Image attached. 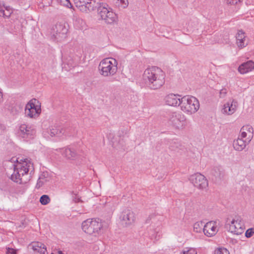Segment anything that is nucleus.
I'll return each instance as SVG.
<instances>
[{
    "label": "nucleus",
    "mask_w": 254,
    "mask_h": 254,
    "mask_svg": "<svg viewBox=\"0 0 254 254\" xmlns=\"http://www.w3.org/2000/svg\"><path fill=\"white\" fill-rule=\"evenodd\" d=\"M16 252L15 250L12 248H7L6 254H16Z\"/></svg>",
    "instance_id": "obj_39"
},
{
    "label": "nucleus",
    "mask_w": 254,
    "mask_h": 254,
    "mask_svg": "<svg viewBox=\"0 0 254 254\" xmlns=\"http://www.w3.org/2000/svg\"><path fill=\"white\" fill-rule=\"evenodd\" d=\"M41 111L39 101L36 99H33L26 104L25 114L27 117L35 118L40 114Z\"/></svg>",
    "instance_id": "obj_9"
},
{
    "label": "nucleus",
    "mask_w": 254,
    "mask_h": 254,
    "mask_svg": "<svg viewBox=\"0 0 254 254\" xmlns=\"http://www.w3.org/2000/svg\"><path fill=\"white\" fill-rule=\"evenodd\" d=\"M51 179V177L49 176L47 172H43L40 175L39 177L36 188L37 189L40 188L47 182H50Z\"/></svg>",
    "instance_id": "obj_23"
},
{
    "label": "nucleus",
    "mask_w": 254,
    "mask_h": 254,
    "mask_svg": "<svg viewBox=\"0 0 254 254\" xmlns=\"http://www.w3.org/2000/svg\"><path fill=\"white\" fill-rule=\"evenodd\" d=\"M203 223L202 222H197L195 223L193 225L194 231L196 233H200L202 229V227L203 228Z\"/></svg>",
    "instance_id": "obj_28"
},
{
    "label": "nucleus",
    "mask_w": 254,
    "mask_h": 254,
    "mask_svg": "<svg viewBox=\"0 0 254 254\" xmlns=\"http://www.w3.org/2000/svg\"><path fill=\"white\" fill-rule=\"evenodd\" d=\"M81 227L86 233L96 236L101 233L103 225L99 219H88L82 222Z\"/></svg>",
    "instance_id": "obj_6"
},
{
    "label": "nucleus",
    "mask_w": 254,
    "mask_h": 254,
    "mask_svg": "<svg viewBox=\"0 0 254 254\" xmlns=\"http://www.w3.org/2000/svg\"><path fill=\"white\" fill-rule=\"evenodd\" d=\"M96 9L98 16L107 24H114L117 23V15L106 3L99 2Z\"/></svg>",
    "instance_id": "obj_3"
},
{
    "label": "nucleus",
    "mask_w": 254,
    "mask_h": 254,
    "mask_svg": "<svg viewBox=\"0 0 254 254\" xmlns=\"http://www.w3.org/2000/svg\"><path fill=\"white\" fill-rule=\"evenodd\" d=\"M40 202L42 205H47L50 202V198L48 195H43L40 198Z\"/></svg>",
    "instance_id": "obj_31"
},
{
    "label": "nucleus",
    "mask_w": 254,
    "mask_h": 254,
    "mask_svg": "<svg viewBox=\"0 0 254 254\" xmlns=\"http://www.w3.org/2000/svg\"><path fill=\"white\" fill-rule=\"evenodd\" d=\"M211 174L215 178L216 180H220L223 176V169L220 166L214 167L211 171Z\"/></svg>",
    "instance_id": "obj_25"
},
{
    "label": "nucleus",
    "mask_w": 254,
    "mask_h": 254,
    "mask_svg": "<svg viewBox=\"0 0 254 254\" xmlns=\"http://www.w3.org/2000/svg\"><path fill=\"white\" fill-rule=\"evenodd\" d=\"M57 253L58 254H64L62 251H58Z\"/></svg>",
    "instance_id": "obj_45"
},
{
    "label": "nucleus",
    "mask_w": 254,
    "mask_h": 254,
    "mask_svg": "<svg viewBox=\"0 0 254 254\" xmlns=\"http://www.w3.org/2000/svg\"><path fill=\"white\" fill-rule=\"evenodd\" d=\"M54 254L52 253V254Z\"/></svg>",
    "instance_id": "obj_47"
},
{
    "label": "nucleus",
    "mask_w": 254,
    "mask_h": 254,
    "mask_svg": "<svg viewBox=\"0 0 254 254\" xmlns=\"http://www.w3.org/2000/svg\"><path fill=\"white\" fill-rule=\"evenodd\" d=\"M13 166L14 172L11 175V180L19 184L26 183L27 180H24L23 177L27 175L29 172L30 174L33 172L34 170L33 164L26 159L23 162L17 163Z\"/></svg>",
    "instance_id": "obj_2"
},
{
    "label": "nucleus",
    "mask_w": 254,
    "mask_h": 254,
    "mask_svg": "<svg viewBox=\"0 0 254 254\" xmlns=\"http://www.w3.org/2000/svg\"><path fill=\"white\" fill-rule=\"evenodd\" d=\"M116 3L119 6H121L123 8L127 7L128 5L127 0H117Z\"/></svg>",
    "instance_id": "obj_32"
},
{
    "label": "nucleus",
    "mask_w": 254,
    "mask_h": 254,
    "mask_svg": "<svg viewBox=\"0 0 254 254\" xmlns=\"http://www.w3.org/2000/svg\"><path fill=\"white\" fill-rule=\"evenodd\" d=\"M246 34L242 30H238L236 34L237 44L240 48H243L247 45L246 42Z\"/></svg>",
    "instance_id": "obj_21"
},
{
    "label": "nucleus",
    "mask_w": 254,
    "mask_h": 254,
    "mask_svg": "<svg viewBox=\"0 0 254 254\" xmlns=\"http://www.w3.org/2000/svg\"><path fill=\"white\" fill-rule=\"evenodd\" d=\"M254 234V228H251L248 229L246 233H245V236L248 238H251Z\"/></svg>",
    "instance_id": "obj_34"
},
{
    "label": "nucleus",
    "mask_w": 254,
    "mask_h": 254,
    "mask_svg": "<svg viewBox=\"0 0 254 254\" xmlns=\"http://www.w3.org/2000/svg\"><path fill=\"white\" fill-rule=\"evenodd\" d=\"M52 137H61L65 134V130L61 126H52L47 131Z\"/></svg>",
    "instance_id": "obj_20"
},
{
    "label": "nucleus",
    "mask_w": 254,
    "mask_h": 254,
    "mask_svg": "<svg viewBox=\"0 0 254 254\" xmlns=\"http://www.w3.org/2000/svg\"><path fill=\"white\" fill-rule=\"evenodd\" d=\"M241 130H244L246 132L248 131L250 134L249 135V137L250 138H251V137H252L253 135L254 129H253L252 126H251L250 125H246V126H243L241 128Z\"/></svg>",
    "instance_id": "obj_29"
},
{
    "label": "nucleus",
    "mask_w": 254,
    "mask_h": 254,
    "mask_svg": "<svg viewBox=\"0 0 254 254\" xmlns=\"http://www.w3.org/2000/svg\"><path fill=\"white\" fill-rule=\"evenodd\" d=\"M159 230L160 229L158 227L154 229L152 226H150L148 229V235L150 238L154 241L159 240L160 238Z\"/></svg>",
    "instance_id": "obj_24"
},
{
    "label": "nucleus",
    "mask_w": 254,
    "mask_h": 254,
    "mask_svg": "<svg viewBox=\"0 0 254 254\" xmlns=\"http://www.w3.org/2000/svg\"><path fill=\"white\" fill-rule=\"evenodd\" d=\"M165 74L159 67L151 66L144 71L143 80L146 86L152 90L160 88L165 83Z\"/></svg>",
    "instance_id": "obj_1"
},
{
    "label": "nucleus",
    "mask_w": 254,
    "mask_h": 254,
    "mask_svg": "<svg viewBox=\"0 0 254 254\" xmlns=\"http://www.w3.org/2000/svg\"><path fill=\"white\" fill-rule=\"evenodd\" d=\"M10 13L9 12L8 15H7L5 12L4 10L3 9V8H0V14L2 15L3 16H9L10 15Z\"/></svg>",
    "instance_id": "obj_42"
},
{
    "label": "nucleus",
    "mask_w": 254,
    "mask_h": 254,
    "mask_svg": "<svg viewBox=\"0 0 254 254\" xmlns=\"http://www.w3.org/2000/svg\"><path fill=\"white\" fill-rule=\"evenodd\" d=\"M204 234L207 237H211L214 236L218 231L217 227V222L211 221L206 223L203 226Z\"/></svg>",
    "instance_id": "obj_15"
},
{
    "label": "nucleus",
    "mask_w": 254,
    "mask_h": 254,
    "mask_svg": "<svg viewBox=\"0 0 254 254\" xmlns=\"http://www.w3.org/2000/svg\"><path fill=\"white\" fill-rule=\"evenodd\" d=\"M241 135L239 136H240V138H242L243 139V138L246 137L247 133L244 130H241Z\"/></svg>",
    "instance_id": "obj_41"
},
{
    "label": "nucleus",
    "mask_w": 254,
    "mask_h": 254,
    "mask_svg": "<svg viewBox=\"0 0 254 254\" xmlns=\"http://www.w3.org/2000/svg\"><path fill=\"white\" fill-rule=\"evenodd\" d=\"M43 1L46 5H52L55 2L54 0H43Z\"/></svg>",
    "instance_id": "obj_38"
},
{
    "label": "nucleus",
    "mask_w": 254,
    "mask_h": 254,
    "mask_svg": "<svg viewBox=\"0 0 254 254\" xmlns=\"http://www.w3.org/2000/svg\"><path fill=\"white\" fill-rule=\"evenodd\" d=\"M175 147H178V145L175 141L172 142L170 146V149L172 150H175Z\"/></svg>",
    "instance_id": "obj_40"
},
{
    "label": "nucleus",
    "mask_w": 254,
    "mask_h": 254,
    "mask_svg": "<svg viewBox=\"0 0 254 254\" xmlns=\"http://www.w3.org/2000/svg\"><path fill=\"white\" fill-rule=\"evenodd\" d=\"M57 3L64 6L70 8L72 6L69 0H55Z\"/></svg>",
    "instance_id": "obj_30"
},
{
    "label": "nucleus",
    "mask_w": 254,
    "mask_h": 254,
    "mask_svg": "<svg viewBox=\"0 0 254 254\" xmlns=\"http://www.w3.org/2000/svg\"><path fill=\"white\" fill-rule=\"evenodd\" d=\"M149 221L148 219H147V222L148 223L149 222H148Z\"/></svg>",
    "instance_id": "obj_46"
},
{
    "label": "nucleus",
    "mask_w": 254,
    "mask_h": 254,
    "mask_svg": "<svg viewBox=\"0 0 254 254\" xmlns=\"http://www.w3.org/2000/svg\"><path fill=\"white\" fill-rule=\"evenodd\" d=\"M182 96L179 94H170L165 98V101L167 105L171 106H180Z\"/></svg>",
    "instance_id": "obj_18"
},
{
    "label": "nucleus",
    "mask_w": 254,
    "mask_h": 254,
    "mask_svg": "<svg viewBox=\"0 0 254 254\" xmlns=\"http://www.w3.org/2000/svg\"><path fill=\"white\" fill-rule=\"evenodd\" d=\"M67 28L65 24L62 22L57 23L52 28L51 38L58 42L64 40L66 36Z\"/></svg>",
    "instance_id": "obj_8"
},
{
    "label": "nucleus",
    "mask_w": 254,
    "mask_h": 254,
    "mask_svg": "<svg viewBox=\"0 0 254 254\" xmlns=\"http://www.w3.org/2000/svg\"><path fill=\"white\" fill-rule=\"evenodd\" d=\"M60 153L67 159L74 160L78 157V154L74 147L68 146L62 148Z\"/></svg>",
    "instance_id": "obj_16"
},
{
    "label": "nucleus",
    "mask_w": 254,
    "mask_h": 254,
    "mask_svg": "<svg viewBox=\"0 0 254 254\" xmlns=\"http://www.w3.org/2000/svg\"><path fill=\"white\" fill-rule=\"evenodd\" d=\"M2 93L0 91V102H2Z\"/></svg>",
    "instance_id": "obj_43"
},
{
    "label": "nucleus",
    "mask_w": 254,
    "mask_h": 254,
    "mask_svg": "<svg viewBox=\"0 0 254 254\" xmlns=\"http://www.w3.org/2000/svg\"><path fill=\"white\" fill-rule=\"evenodd\" d=\"M238 107V102L235 100L228 101L225 103L222 110L223 114L231 115L234 114Z\"/></svg>",
    "instance_id": "obj_17"
},
{
    "label": "nucleus",
    "mask_w": 254,
    "mask_h": 254,
    "mask_svg": "<svg viewBox=\"0 0 254 254\" xmlns=\"http://www.w3.org/2000/svg\"><path fill=\"white\" fill-rule=\"evenodd\" d=\"M214 254H230L228 250L224 248H217L215 250Z\"/></svg>",
    "instance_id": "obj_33"
},
{
    "label": "nucleus",
    "mask_w": 254,
    "mask_h": 254,
    "mask_svg": "<svg viewBox=\"0 0 254 254\" xmlns=\"http://www.w3.org/2000/svg\"><path fill=\"white\" fill-rule=\"evenodd\" d=\"M74 3L80 11L87 12L96 10L99 2H90L89 0H74Z\"/></svg>",
    "instance_id": "obj_11"
},
{
    "label": "nucleus",
    "mask_w": 254,
    "mask_h": 254,
    "mask_svg": "<svg viewBox=\"0 0 254 254\" xmlns=\"http://www.w3.org/2000/svg\"><path fill=\"white\" fill-rule=\"evenodd\" d=\"M226 227L229 226V231L236 235L241 234L244 231V223L241 217L239 216H235L232 220L228 218L226 222Z\"/></svg>",
    "instance_id": "obj_7"
},
{
    "label": "nucleus",
    "mask_w": 254,
    "mask_h": 254,
    "mask_svg": "<svg viewBox=\"0 0 254 254\" xmlns=\"http://www.w3.org/2000/svg\"><path fill=\"white\" fill-rule=\"evenodd\" d=\"M64 68L66 70H70L72 68L75 67L77 63L70 57H69L64 62Z\"/></svg>",
    "instance_id": "obj_27"
},
{
    "label": "nucleus",
    "mask_w": 254,
    "mask_h": 254,
    "mask_svg": "<svg viewBox=\"0 0 254 254\" xmlns=\"http://www.w3.org/2000/svg\"><path fill=\"white\" fill-rule=\"evenodd\" d=\"M227 93V90L226 88L222 89L219 92V96L220 98H224Z\"/></svg>",
    "instance_id": "obj_36"
},
{
    "label": "nucleus",
    "mask_w": 254,
    "mask_h": 254,
    "mask_svg": "<svg viewBox=\"0 0 254 254\" xmlns=\"http://www.w3.org/2000/svg\"><path fill=\"white\" fill-rule=\"evenodd\" d=\"M251 140V138H248L244 140L239 136L237 139L233 141V147L236 150L241 151L245 148Z\"/></svg>",
    "instance_id": "obj_19"
},
{
    "label": "nucleus",
    "mask_w": 254,
    "mask_h": 254,
    "mask_svg": "<svg viewBox=\"0 0 254 254\" xmlns=\"http://www.w3.org/2000/svg\"><path fill=\"white\" fill-rule=\"evenodd\" d=\"M227 0V3L228 4H236L237 3H238L239 2H241L242 0Z\"/></svg>",
    "instance_id": "obj_37"
},
{
    "label": "nucleus",
    "mask_w": 254,
    "mask_h": 254,
    "mask_svg": "<svg viewBox=\"0 0 254 254\" xmlns=\"http://www.w3.org/2000/svg\"><path fill=\"white\" fill-rule=\"evenodd\" d=\"M186 120L185 116L180 112H174L169 116V121L176 128L182 127Z\"/></svg>",
    "instance_id": "obj_13"
},
{
    "label": "nucleus",
    "mask_w": 254,
    "mask_h": 254,
    "mask_svg": "<svg viewBox=\"0 0 254 254\" xmlns=\"http://www.w3.org/2000/svg\"><path fill=\"white\" fill-rule=\"evenodd\" d=\"M189 180L195 188L199 190H205L208 186L207 179L200 173H197L191 175Z\"/></svg>",
    "instance_id": "obj_10"
},
{
    "label": "nucleus",
    "mask_w": 254,
    "mask_h": 254,
    "mask_svg": "<svg viewBox=\"0 0 254 254\" xmlns=\"http://www.w3.org/2000/svg\"><path fill=\"white\" fill-rule=\"evenodd\" d=\"M36 131L33 126L30 125L22 124L19 128L18 134L22 138H32L35 134Z\"/></svg>",
    "instance_id": "obj_12"
},
{
    "label": "nucleus",
    "mask_w": 254,
    "mask_h": 254,
    "mask_svg": "<svg viewBox=\"0 0 254 254\" xmlns=\"http://www.w3.org/2000/svg\"><path fill=\"white\" fill-rule=\"evenodd\" d=\"M181 100L180 108L188 114H192L196 112L199 108L198 100L194 97L186 95L182 97Z\"/></svg>",
    "instance_id": "obj_5"
},
{
    "label": "nucleus",
    "mask_w": 254,
    "mask_h": 254,
    "mask_svg": "<svg viewBox=\"0 0 254 254\" xmlns=\"http://www.w3.org/2000/svg\"><path fill=\"white\" fill-rule=\"evenodd\" d=\"M254 68V62L249 61L242 64L238 68L239 71L241 74H245L252 71Z\"/></svg>",
    "instance_id": "obj_22"
},
{
    "label": "nucleus",
    "mask_w": 254,
    "mask_h": 254,
    "mask_svg": "<svg viewBox=\"0 0 254 254\" xmlns=\"http://www.w3.org/2000/svg\"><path fill=\"white\" fill-rule=\"evenodd\" d=\"M120 219L123 225H125L126 226L130 225L134 222V214L130 210H125L122 213L120 216Z\"/></svg>",
    "instance_id": "obj_14"
},
{
    "label": "nucleus",
    "mask_w": 254,
    "mask_h": 254,
    "mask_svg": "<svg viewBox=\"0 0 254 254\" xmlns=\"http://www.w3.org/2000/svg\"><path fill=\"white\" fill-rule=\"evenodd\" d=\"M117 61L114 58L104 59L99 64V72L103 76H113L117 71Z\"/></svg>",
    "instance_id": "obj_4"
},
{
    "label": "nucleus",
    "mask_w": 254,
    "mask_h": 254,
    "mask_svg": "<svg viewBox=\"0 0 254 254\" xmlns=\"http://www.w3.org/2000/svg\"><path fill=\"white\" fill-rule=\"evenodd\" d=\"M32 249L40 254H44L47 251L45 245L41 243H34L32 244Z\"/></svg>",
    "instance_id": "obj_26"
},
{
    "label": "nucleus",
    "mask_w": 254,
    "mask_h": 254,
    "mask_svg": "<svg viewBox=\"0 0 254 254\" xmlns=\"http://www.w3.org/2000/svg\"><path fill=\"white\" fill-rule=\"evenodd\" d=\"M89 1L90 2L94 1V2H100L99 1H99V0H89Z\"/></svg>",
    "instance_id": "obj_44"
},
{
    "label": "nucleus",
    "mask_w": 254,
    "mask_h": 254,
    "mask_svg": "<svg viewBox=\"0 0 254 254\" xmlns=\"http://www.w3.org/2000/svg\"><path fill=\"white\" fill-rule=\"evenodd\" d=\"M183 254H197V252L195 249L190 248L187 251H184Z\"/></svg>",
    "instance_id": "obj_35"
}]
</instances>
